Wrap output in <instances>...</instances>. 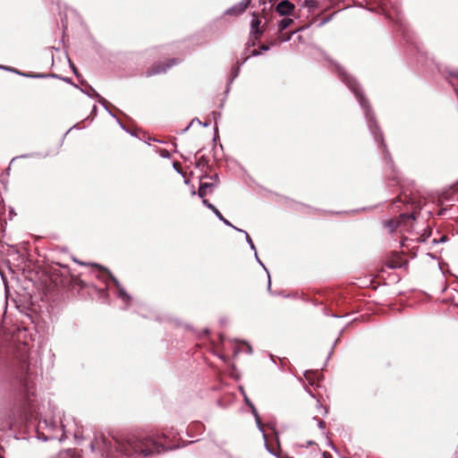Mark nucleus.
Listing matches in <instances>:
<instances>
[{
  "mask_svg": "<svg viewBox=\"0 0 458 458\" xmlns=\"http://www.w3.org/2000/svg\"><path fill=\"white\" fill-rule=\"evenodd\" d=\"M250 2H251V0H242L239 4L229 8L226 11V13L232 14V15H239V14L242 13L247 9V7L250 4Z\"/></svg>",
  "mask_w": 458,
  "mask_h": 458,
  "instance_id": "nucleus-2",
  "label": "nucleus"
},
{
  "mask_svg": "<svg viewBox=\"0 0 458 458\" xmlns=\"http://www.w3.org/2000/svg\"><path fill=\"white\" fill-rule=\"evenodd\" d=\"M325 458H329V456H326V455H325Z\"/></svg>",
  "mask_w": 458,
  "mask_h": 458,
  "instance_id": "nucleus-18",
  "label": "nucleus"
},
{
  "mask_svg": "<svg viewBox=\"0 0 458 458\" xmlns=\"http://www.w3.org/2000/svg\"><path fill=\"white\" fill-rule=\"evenodd\" d=\"M112 279H113L114 283L119 287V283L116 280V278L113 277Z\"/></svg>",
  "mask_w": 458,
  "mask_h": 458,
  "instance_id": "nucleus-14",
  "label": "nucleus"
},
{
  "mask_svg": "<svg viewBox=\"0 0 458 458\" xmlns=\"http://www.w3.org/2000/svg\"><path fill=\"white\" fill-rule=\"evenodd\" d=\"M260 24V21L258 19V17L253 13L252 20H251V32L257 36H259L261 34V31L259 30V27Z\"/></svg>",
  "mask_w": 458,
  "mask_h": 458,
  "instance_id": "nucleus-5",
  "label": "nucleus"
},
{
  "mask_svg": "<svg viewBox=\"0 0 458 458\" xmlns=\"http://www.w3.org/2000/svg\"><path fill=\"white\" fill-rule=\"evenodd\" d=\"M261 49H262L263 51H267V50H268V47H267V46H263V47H261Z\"/></svg>",
  "mask_w": 458,
  "mask_h": 458,
  "instance_id": "nucleus-15",
  "label": "nucleus"
},
{
  "mask_svg": "<svg viewBox=\"0 0 458 458\" xmlns=\"http://www.w3.org/2000/svg\"><path fill=\"white\" fill-rule=\"evenodd\" d=\"M209 187V185L208 183H203L199 186V191H198V195L200 197V198H203L204 196H206L208 194V188Z\"/></svg>",
  "mask_w": 458,
  "mask_h": 458,
  "instance_id": "nucleus-9",
  "label": "nucleus"
},
{
  "mask_svg": "<svg viewBox=\"0 0 458 458\" xmlns=\"http://www.w3.org/2000/svg\"><path fill=\"white\" fill-rule=\"evenodd\" d=\"M347 85L350 87V89L352 90H353V92L355 93L357 98L359 99V101L360 102L361 105H363V98H362V96L361 94L359 92L358 90V87H357V84L356 82L354 81V80H352V78H345L344 79Z\"/></svg>",
  "mask_w": 458,
  "mask_h": 458,
  "instance_id": "nucleus-4",
  "label": "nucleus"
},
{
  "mask_svg": "<svg viewBox=\"0 0 458 458\" xmlns=\"http://www.w3.org/2000/svg\"><path fill=\"white\" fill-rule=\"evenodd\" d=\"M233 228H234L235 230H237V231H239V232H241V233H243L245 234L246 241H247V242L249 243V245H250V249H251V250H256V249H255V245H254V243L252 242V241H251V239H250V235L248 234V233H247V232H245V231H243V230H242V229H239V228H237V227H235V226H233Z\"/></svg>",
  "mask_w": 458,
  "mask_h": 458,
  "instance_id": "nucleus-8",
  "label": "nucleus"
},
{
  "mask_svg": "<svg viewBox=\"0 0 458 458\" xmlns=\"http://www.w3.org/2000/svg\"><path fill=\"white\" fill-rule=\"evenodd\" d=\"M255 256H256V258H258V256H257V252H256V251H255ZM258 259V262H259V263H261V260H260V259Z\"/></svg>",
  "mask_w": 458,
  "mask_h": 458,
  "instance_id": "nucleus-17",
  "label": "nucleus"
},
{
  "mask_svg": "<svg viewBox=\"0 0 458 458\" xmlns=\"http://www.w3.org/2000/svg\"><path fill=\"white\" fill-rule=\"evenodd\" d=\"M203 204L207 208L211 209L214 212V214L216 216V217L220 221H222L225 225H226L228 226H231V227H233V225L222 216V214L219 212V210L213 204L209 203L207 199H203Z\"/></svg>",
  "mask_w": 458,
  "mask_h": 458,
  "instance_id": "nucleus-3",
  "label": "nucleus"
},
{
  "mask_svg": "<svg viewBox=\"0 0 458 458\" xmlns=\"http://www.w3.org/2000/svg\"><path fill=\"white\" fill-rule=\"evenodd\" d=\"M294 10V4L288 0H284L278 3L276 7V11L279 13V15H289Z\"/></svg>",
  "mask_w": 458,
  "mask_h": 458,
  "instance_id": "nucleus-1",
  "label": "nucleus"
},
{
  "mask_svg": "<svg viewBox=\"0 0 458 458\" xmlns=\"http://www.w3.org/2000/svg\"><path fill=\"white\" fill-rule=\"evenodd\" d=\"M293 22V21L291 19V18H284L281 21L280 24H279V30H285L286 28H288L292 23Z\"/></svg>",
  "mask_w": 458,
  "mask_h": 458,
  "instance_id": "nucleus-7",
  "label": "nucleus"
},
{
  "mask_svg": "<svg viewBox=\"0 0 458 458\" xmlns=\"http://www.w3.org/2000/svg\"><path fill=\"white\" fill-rule=\"evenodd\" d=\"M325 458H329V456H326V455H325Z\"/></svg>",
  "mask_w": 458,
  "mask_h": 458,
  "instance_id": "nucleus-19",
  "label": "nucleus"
},
{
  "mask_svg": "<svg viewBox=\"0 0 458 458\" xmlns=\"http://www.w3.org/2000/svg\"><path fill=\"white\" fill-rule=\"evenodd\" d=\"M250 405V407L252 408V413L253 415L255 416V420H256V423L259 427V428L263 431V428H262V424H261V421H260V419H259V416L256 411V409L254 408V406L251 404V403H249Z\"/></svg>",
  "mask_w": 458,
  "mask_h": 458,
  "instance_id": "nucleus-10",
  "label": "nucleus"
},
{
  "mask_svg": "<svg viewBox=\"0 0 458 458\" xmlns=\"http://www.w3.org/2000/svg\"><path fill=\"white\" fill-rule=\"evenodd\" d=\"M153 445H154L155 450L142 449L140 451L141 454H143L145 456H147L148 454H154V453H160V452L165 450V448L162 445H157L155 443Z\"/></svg>",
  "mask_w": 458,
  "mask_h": 458,
  "instance_id": "nucleus-6",
  "label": "nucleus"
},
{
  "mask_svg": "<svg viewBox=\"0 0 458 458\" xmlns=\"http://www.w3.org/2000/svg\"><path fill=\"white\" fill-rule=\"evenodd\" d=\"M119 294L124 301L129 299V296L125 293V292L123 289L119 290Z\"/></svg>",
  "mask_w": 458,
  "mask_h": 458,
  "instance_id": "nucleus-12",
  "label": "nucleus"
},
{
  "mask_svg": "<svg viewBox=\"0 0 458 458\" xmlns=\"http://www.w3.org/2000/svg\"><path fill=\"white\" fill-rule=\"evenodd\" d=\"M165 71H166L165 67H164L163 65H158L157 70L148 71L147 73H148V75H152V74L163 72Z\"/></svg>",
  "mask_w": 458,
  "mask_h": 458,
  "instance_id": "nucleus-11",
  "label": "nucleus"
},
{
  "mask_svg": "<svg viewBox=\"0 0 458 458\" xmlns=\"http://www.w3.org/2000/svg\"><path fill=\"white\" fill-rule=\"evenodd\" d=\"M318 427L323 428L325 427V424L322 420H318Z\"/></svg>",
  "mask_w": 458,
  "mask_h": 458,
  "instance_id": "nucleus-13",
  "label": "nucleus"
},
{
  "mask_svg": "<svg viewBox=\"0 0 458 458\" xmlns=\"http://www.w3.org/2000/svg\"><path fill=\"white\" fill-rule=\"evenodd\" d=\"M255 256H256V258H258V256H257V252H256V251H255ZM258 259V262H259V263H261V260H260V259Z\"/></svg>",
  "mask_w": 458,
  "mask_h": 458,
  "instance_id": "nucleus-16",
  "label": "nucleus"
}]
</instances>
